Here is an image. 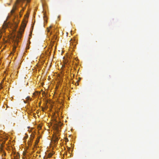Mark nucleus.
Returning <instances> with one entry per match:
<instances>
[{
  "label": "nucleus",
  "instance_id": "1",
  "mask_svg": "<svg viewBox=\"0 0 159 159\" xmlns=\"http://www.w3.org/2000/svg\"><path fill=\"white\" fill-rule=\"evenodd\" d=\"M26 25V21L25 22L23 21L22 22L21 25V27L20 28L21 31H20L19 34L16 36V38L14 40H15V42L17 43L19 41V40L21 38V35L24 31V29Z\"/></svg>",
  "mask_w": 159,
  "mask_h": 159
},
{
  "label": "nucleus",
  "instance_id": "2",
  "mask_svg": "<svg viewBox=\"0 0 159 159\" xmlns=\"http://www.w3.org/2000/svg\"><path fill=\"white\" fill-rule=\"evenodd\" d=\"M25 1H26L27 3H29L30 2V0H16V2L13 6L12 10L11 11V14H13L14 12L15 11L16 9V3H19L20 2H23Z\"/></svg>",
  "mask_w": 159,
  "mask_h": 159
},
{
  "label": "nucleus",
  "instance_id": "3",
  "mask_svg": "<svg viewBox=\"0 0 159 159\" xmlns=\"http://www.w3.org/2000/svg\"><path fill=\"white\" fill-rule=\"evenodd\" d=\"M14 159H18L19 157V155L18 153L15 154L14 155Z\"/></svg>",
  "mask_w": 159,
  "mask_h": 159
},
{
  "label": "nucleus",
  "instance_id": "4",
  "mask_svg": "<svg viewBox=\"0 0 159 159\" xmlns=\"http://www.w3.org/2000/svg\"><path fill=\"white\" fill-rule=\"evenodd\" d=\"M78 80L77 81L76 83L75 84L76 85H79V81L80 80V77H78Z\"/></svg>",
  "mask_w": 159,
  "mask_h": 159
},
{
  "label": "nucleus",
  "instance_id": "5",
  "mask_svg": "<svg viewBox=\"0 0 159 159\" xmlns=\"http://www.w3.org/2000/svg\"><path fill=\"white\" fill-rule=\"evenodd\" d=\"M39 138H38V139H37L36 141V144H38V143H39Z\"/></svg>",
  "mask_w": 159,
  "mask_h": 159
},
{
  "label": "nucleus",
  "instance_id": "6",
  "mask_svg": "<svg viewBox=\"0 0 159 159\" xmlns=\"http://www.w3.org/2000/svg\"><path fill=\"white\" fill-rule=\"evenodd\" d=\"M26 100H29L30 99V97H29V96H28V97H27L26 98Z\"/></svg>",
  "mask_w": 159,
  "mask_h": 159
},
{
  "label": "nucleus",
  "instance_id": "7",
  "mask_svg": "<svg viewBox=\"0 0 159 159\" xmlns=\"http://www.w3.org/2000/svg\"><path fill=\"white\" fill-rule=\"evenodd\" d=\"M52 156V154L51 153L49 154L48 155V157H50Z\"/></svg>",
  "mask_w": 159,
  "mask_h": 159
},
{
  "label": "nucleus",
  "instance_id": "8",
  "mask_svg": "<svg viewBox=\"0 0 159 159\" xmlns=\"http://www.w3.org/2000/svg\"><path fill=\"white\" fill-rule=\"evenodd\" d=\"M58 140V138H56L55 140V142H57Z\"/></svg>",
  "mask_w": 159,
  "mask_h": 159
},
{
  "label": "nucleus",
  "instance_id": "9",
  "mask_svg": "<svg viewBox=\"0 0 159 159\" xmlns=\"http://www.w3.org/2000/svg\"><path fill=\"white\" fill-rule=\"evenodd\" d=\"M74 45H75V43H76V39H74Z\"/></svg>",
  "mask_w": 159,
  "mask_h": 159
},
{
  "label": "nucleus",
  "instance_id": "10",
  "mask_svg": "<svg viewBox=\"0 0 159 159\" xmlns=\"http://www.w3.org/2000/svg\"><path fill=\"white\" fill-rule=\"evenodd\" d=\"M2 152H3V154H4V155L5 156L6 155V153H5V152L2 150Z\"/></svg>",
  "mask_w": 159,
  "mask_h": 159
},
{
  "label": "nucleus",
  "instance_id": "11",
  "mask_svg": "<svg viewBox=\"0 0 159 159\" xmlns=\"http://www.w3.org/2000/svg\"><path fill=\"white\" fill-rule=\"evenodd\" d=\"M2 32L0 31V38L2 36L1 35V34L2 33Z\"/></svg>",
  "mask_w": 159,
  "mask_h": 159
},
{
  "label": "nucleus",
  "instance_id": "12",
  "mask_svg": "<svg viewBox=\"0 0 159 159\" xmlns=\"http://www.w3.org/2000/svg\"><path fill=\"white\" fill-rule=\"evenodd\" d=\"M42 111H44V108L43 107H42Z\"/></svg>",
  "mask_w": 159,
  "mask_h": 159
},
{
  "label": "nucleus",
  "instance_id": "13",
  "mask_svg": "<svg viewBox=\"0 0 159 159\" xmlns=\"http://www.w3.org/2000/svg\"><path fill=\"white\" fill-rule=\"evenodd\" d=\"M26 48L27 49H28L29 48V46H27L26 47Z\"/></svg>",
  "mask_w": 159,
  "mask_h": 159
},
{
  "label": "nucleus",
  "instance_id": "14",
  "mask_svg": "<svg viewBox=\"0 0 159 159\" xmlns=\"http://www.w3.org/2000/svg\"><path fill=\"white\" fill-rule=\"evenodd\" d=\"M47 30H48V32H49V31H50V30H49V28H47Z\"/></svg>",
  "mask_w": 159,
  "mask_h": 159
},
{
  "label": "nucleus",
  "instance_id": "15",
  "mask_svg": "<svg viewBox=\"0 0 159 159\" xmlns=\"http://www.w3.org/2000/svg\"><path fill=\"white\" fill-rule=\"evenodd\" d=\"M34 136H32V139H31L32 140H33V139H34Z\"/></svg>",
  "mask_w": 159,
  "mask_h": 159
},
{
  "label": "nucleus",
  "instance_id": "16",
  "mask_svg": "<svg viewBox=\"0 0 159 159\" xmlns=\"http://www.w3.org/2000/svg\"><path fill=\"white\" fill-rule=\"evenodd\" d=\"M70 148H68V151H70Z\"/></svg>",
  "mask_w": 159,
  "mask_h": 159
},
{
  "label": "nucleus",
  "instance_id": "17",
  "mask_svg": "<svg viewBox=\"0 0 159 159\" xmlns=\"http://www.w3.org/2000/svg\"><path fill=\"white\" fill-rule=\"evenodd\" d=\"M52 27V26H49V28L50 29V28H51Z\"/></svg>",
  "mask_w": 159,
  "mask_h": 159
},
{
  "label": "nucleus",
  "instance_id": "18",
  "mask_svg": "<svg viewBox=\"0 0 159 159\" xmlns=\"http://www.w3.org/2000/svg\"><path fill=\"white\" fill-rule=\"evenodd\" d=\"M2 88V86H0V89H1Z\"/></svg>",
  "mask_w": 159,
  "mask_h": 159
},
{
  "label": "nucleus",
  "instance_id": "19",
  "mask_svg": "<svg viewBox=\"0 0 159 159\" xmlns=\"http://www.w3.org/2000/svg\"><path fill=\"white\" fill-rule=\"evenodd\" d=\"M41 102H39V106L41 105Z\"/></svg>",
  "mask_w": 159,
  "mask_h": 159
},
{
  "label": "nucleus",
  "instance_id": "20",
  "mask_svg": "<svg viewBox=\"0 0 159 159\" xmlns=\"http://www.w3.org/2000/svg\"><path fill=\"white\" fill-rule=\"evenodd\" d=\"M1 146L2 147H3V145H1Z\"/></svg>",
  "mask_w": 159,
  "mask_h": 159
},
{
  "label": "nucleus",
  "instance_id": "21",
  "mask_svg": "<svg viewBox=\"0 0 159 159\" xmlns=\"http://www.w3.org/2000/svg\"><path fill=\"white\" fill-rule=\"evenodd\" d=\"M71 40H72V39H71V40H70V41H71Z\"/></svg>",
  "mask_w": 159,
  "mask_h": 159
}]
</instances>
